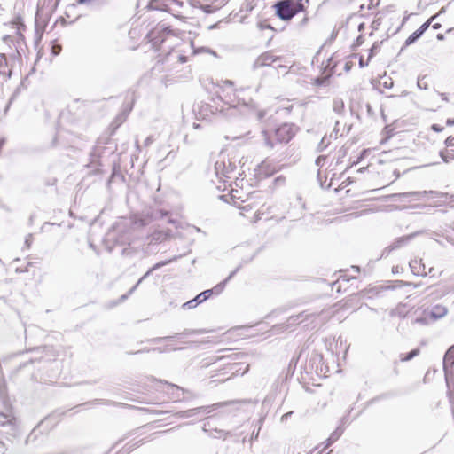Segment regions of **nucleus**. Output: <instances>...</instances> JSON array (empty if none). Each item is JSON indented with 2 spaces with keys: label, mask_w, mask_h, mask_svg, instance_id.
I'll return each instance as SVG.
<instances>
[{
  "label": "nucleus",
  "mask_w": 454,
  "mask_h": 454,
  "mask_svg": "<svg viewBox=\"0 0 454 454\" xmlns=\"http://www.w3.org/2000/svg\"><path fill=\"white\" fill-rule=\"evenodd\" d=\"M243 157L239 153L232 151L230 153H221L218 156L217 160L215 163V173L219 180V183H223V185H217L219 190L224 191L226 189V184L229 185L233 180L238 179V176H242L243 171L241 165V160Z\"/></svg>",
  "instance_id": "nucleus-1"
},
{
  "label": "nucleus",
  "mask_w": 454,
  "mask_h": 454,
  "mask_svg": "<svg viewBox=\"0 0 454 454\" xmlns=\"http://www.w3.org/2000/svg\"><path fill=\"white\" fill-rule=\"evenodd\" d=\"M297 128L292 123H283L274 130H262V145L272 151L278 145L287 144L296 134Z\"/></svg>",
  "instance_id": "nucleus-2"
},
{
  "label": "nucleus",
  "mask_w": 454,
  "mask_h": 454,
  "mask_svg": "<svg viewBox=\"0 0 454 454\" xmlns=\"http://www.w3.org/2000/svg\"><path fill=\"white\" fill-rule=\"evenodd\" d=\"M244 93V90L233 89V83L231 81L223 82L221 90L218 92L220 98L228 105V110L235 111L239 105L245 106H248L250 98L247 100L245 98H241V94Z\"/></svg>",
  "instance_id": "nucleus-3"
},
{
  "label": "nucleus",
  "mask_w": 454,
  "mask_h": 454,
  "mask_svg": "<svg viewBox=\"0 0 454 454\" xmlns=\"http://www.w3.org/2000/svg\"><path fill=\"white\" fill-rule=\"evenodd\" d=\"M447 312L448 309L446 307L436 305L433 307L430 311L424 312L423 317L416 318L415 322L422 325H428L443 317Z\"/></svg>",
  "instance_id": "nucleus-4"
},
{
  "label": "nucleus",
  "mask_w": 454,
  "mask_h": 454,
  "mask_svg": "<svg viewBox=\"0 0 454 454\" xmlns=\"http://www.w3.org/2000/svg\"><path fill=\"white\" fill-rule=\"evenodd\" d=\"M293 0H282L275 4L277 15L283 20H291L295 14L292 7Z\"/></svg>",
  "instance_id": "nucleus-5"
},
{
  "label": "nucleus",
  "mask_w": 454,
  "mask_h": 454,
  "mask_svg": "<svg viewBox=\"0 0 454 454\" xmlns=\"http://www.w3.org/2000/svg\"><path fill=\"white\" fill-rule=\"evenodd\" d=\"M454 365V345L451 346L447 352L445 353L443 358V370L445 373V380L449 391L450 392V383H451V373L450 368Z\"/></svg>",
  "instance_id": "nucleus-6"
},
{
  "label": "nucleus",
  "mask_w": 454,
  "mask_h": 454,
  "mask_svg": "<svg viewBox=\"0 0 454 454\" xmlns=\"http://www.w3.org/2000/svg\"><path fill=\"white\" fill-rule=\"evenodd\" d=\"M238 270H239V268H237L235 270H233L225 280H223L222 283L217 285L214 289H208V290H206V291L199 294L195 297L197 302L200 304V303L205 301L207 299H208L211 296L214 290H215L216 294H219L220 292H222V290L224 288L226 283L231 278H232V277L238 272Z\"/></svg>",
  "instance_id": "nucleus-7"
},
{
  "label": "nucleus",
  "mask_w": 454,
  "mask_h": 454,
  "mask_svg": "<svg viewBox=\"0 0 454 454\" xmlns=\"http://www.w3.org/2000/svg\"><path fill=\"white\" fill-rule=\"evenodd\" d=\"M280 57L273 55L270 51H266L261 54L254 62L253 68L257 69L262 67L270 66L271 64L279 61Z\"/></svg>",
  "instance_id": "nucleus-8"
},
{
  "label": "nucleus",
  "mask_w": 454,
  "mask_h": 454,
  "mask_svg": "<svg viewBox=\"0 0 454 454\" xmlns=\"http://www.w3.org/2000/svg\"><path fill=\"white\" fill-rule=\"evenodd\" d=\"M255 175L259 178H265L277 171V166L270 162V160H263L260 165L255 168Z\"/></svg>",
  "instance_id": "nucleus-9"
},
{
  "label": "nucleus",
  "mask_w": 454,
  "mask_h": 454,
  "mask_svg": "<svg viewBox=\"0 0 454 454\" xmlns=\"http://www.w3.org/2000/svg\"><path fill=\"white\" fill-rule=\"evenodd\" d=\"M434 192H430V193H433ZM429 192L423 191V192H401V193H395L392 195L393 198H398V199H409L410 201L414 200H419L423 197H425Z\"/></svg>",
  "instance_id": "nucleus-10"
},
{
  "label": "nucleus",
  "mask_w": 454,
  "mask_h": 454,
  "mask_svg": "<svg viewBox=\"0 0 454 454\" xmlns=\"http://www.w3.org/2000/svg\"><path fill=\"white\" fill-rule=\"evenodd\" d=\"M250 135L251 131L249 129H245L240 132L230 131V133L225 136V138L231 141L241 140L242 143H247L251 138Z\"/></svg>",
  "instance_id": "nucleus-11"
},
{
  "label": "nucleus",
  "mask_w": 454,
  "mask_h": 454,
  "mask_svg": "<svg viewBox=\"0 0 454 454\" xmlns=\"http://www.w3.org/2000/svg\"><path fill=\"white\" fill-rule=\"evenodd\" d=\"M410 267H411V271L415 275L427 276V274H431L434 271V268L431 267V268H429L428 272H426V266L424 263H422L421 260L420 261H418L416 259L412 260L410 262Z\"/></svg>",
  "instance_id": "nucleus-12"
},
{
  "label": "nucleus",
  "mask_w": 454,
  "mask_h": 454,
  "mask_svg": "<svg viewBox=\"0 0 454 454\" xmlns=\"http://www.w3.org/2000/svg\"><path fill=\"white\" fill-rule=\"evenodd\" d=\"M170 235L169 231H154L147 237L148 244L160 243L166 240Z\"/></svg>",
  "instance_id": "nucleus-13"
},
{
  "label": "nucleus",
  "mask_w": 454,
  "mask_h": 454,
  "mask_svg": "<svg viewBox=\"0 0 454 454\" xmlns=\"http://www.w3.org/2000/svg\"><path fill=\"white\" fill-rule=\"evenodd\" d=\"M167 262H158L156 263L153 268H151L138 281L137 283L129 290V294H124L121 297V299L122 301H124L125 299H127V297L131 294L136 289L137 287L140 285V283L145 279L153 270L166 265Z\"/></svg>",
  "instance_id": "nucleus-14"
},
{
  "label": "nucleus",
  "mask_w": 454,
  "mask_h": 454,
  "mask_svg": "<svg viewBox=\"0 0 454 454\" xmlns=\"http://www.w3.org/2000/svg\"><path fill=\"white\" fill-rule=\"evenodd\" d=\"M411 238H412V236H411V235L398 238L397 239H395L393 242V244H391L385 249L384 253H386V252L390 253L391 251H393L395 249L400 248L401 247L407 244L411 240Z\"/></svg>",
  "instance_id": "nucleus-15"
},
{
  "label": "nucleus",
  "mask_w": 454,
  "mask_h": 454,
  "mask_svg": "<svg viewBox=\"0 0 454 454\" xmlns=\"http://www.w3.org/2000/svg\"><path fill=\"white\" fill-rule=\"evenodd\" d=\"M207 410H208V412H210L213 411V408L210 406L197 407V408H193V409H190V410L182 411V412H180L179 416L181 418H189V417L195 416V415L200 413L201 411H205Z\"/></svg>",
  "instance_id": "nucleus-16"
},
{
  "label": "nucleus",
  "mask_w": 454,
  "mask_h": 454,
  "mask_svg": "<svg viewBox=\"0 0 454 454\" xmlns=\"http://www.w3.org/2000/svg\"><path fill=\"white\" fill-rule=\"evenodd\" d=\"M293 9L294 11V14L299 12H303L306 7L309 5V0H293Z\"/></svg>",
  "instance_id": "nucleus-17"
},
{
  "label": "nucleus",
  "mask_w": 454,
  "mask_h": 454,
  "mask_svg": "<svg viewBox=\"0 0 454 454\" xmlns=\"http://www.w3.org/2000/svg\"><path fill=\"white\" fill-rule=\"evenodd\" d=\"M149 223V220L147 218H141V217H135L132 221H131V224H132V231H136L139 228H142L145 225H147Z\"/></svg>",
  "instance_id": "nucleus-18"
},
{
  "label": "nucleus",
  "mask_w": 454,
  "mask_h": 454,
  "mask_svg": "<svg viewBox=\"0 0 454 454\" xmlns=\"http://www.w3.org/2000/svg\"><path fill=\"white\" fill-rule=\"evenodd\" d=\"M7 66L6 56L4 53H0V75H7V77L11 76V70H5Z\"/></svg>",
  "instance_id": "nucleus-19"
},
{
  "label": "nucleus",
  "mask_w": 454,
  "mask_h": 454,
  "mask_svg": "<svg viewBox=\"0 0 454 454\" xmlns=\"http://www.w3.org/2000/svg\"><path fill=\"white\" fill-rule=\"evenodd\" d=\"M333 108L335 113L341 114L342 111L344 110V102L342 101V99H334L333 103Z\"/></svg>",
  "instance_id": "nucleus-20"
},
{
  "label": "nucleus",
  "mask_w": 454,
  "mask_h": 454,
  "mask_svg": "<svg viewBox=\"0 0 454 454\" xmlns=\"http://www.w3.org/2000/svg\"><path fill=\"white\" fill-rule=\"evenodd\" d=\"M419 354V348H415V349L411 350L410 353H408L405 356L402 355L400 359L403 362H407V361L411 360L415 356H417Z\"/></svg>",
  "instance_id": "nucleus-21"
},
{
  "label": "nucleus",
  "mask_w": 454,
  "mask_h": 454,
  "mask_svg": "<svg viewBox=\"0 0 454 454\" xmlns=\"http://www.w3.org/2000/svg\"><path fill=\"white\" fill-rule=\"evenodd\" d=\"M421 35L417 32H413L405 41L404 47L409 46L415 43Z\"/></svg>",
  "instance_id": "nucleus-22"
},
{
  "label": "nucleus",
  "mask_w": 454,
  "mask_h": 454,
  "mask_svg": "<svg viewBox=\"0 0 454 454\" xmlns=\"http://www.w3.org/2000/svg\"><path fill=\"white\" fill-rule=\"evenodd\" d=\"M441 157L444 162L448 163L454 160V151L451 150L446 153H441Z\"/></svg>",
  "instance_id": "nucleus-23"
},
{
  "label": "nucleus",
  "mask_w": 454,
  "mask_h": 454,
  "mask_svg": "<svg viewBox=\"0 0 454 454\" xmlns=\"http://www.w3.org/2000/svg\"><path fill=\"white\" fill-rule=\"evenodd\" d=\"M255 6L254 0H247L244 4L242 5L241 11L246 12H251Z\"/></svg>",
  "instance_id": "nucleus-24"
},
{
  "label": "nucleus",
  "mask_w": 454,
  "mask_h": 454,
  "mask_svg": "<svg viewBox=\"0 0 454 454\" xmlns=\"http://www.w3.org/2000/svg\"><path fill=\"white\" fill-rule=\"evenodd\" d=\"M434 19L431 18L430 20H428L427 22H425L424 24H422L416 31L420 35H422L425 31L428 28L430 23H431V20Z\"/></svg>",
  "instance_id": "nucleus-25"
},
{
  "label": "nucleus",
  "mask_w": 454,
  "mask_h": 454,
  "mask_svg": "<svg viewBox=\"0 0 454 454\" xmlns=\"http://www.w3.org/2000/svg\"><path fill=\"white\" fill-rule=\"evenodd\" d=\"M199 303L197 302L196 299H192L187 302H185L184 305H183V308L184 309H194L195 307H197Z\"/></svg>",
  "instance_id": "nucleus-26"
},
{
  "label": "nucleus",
  "mask_w": 454,
  "mask_h": 454,
  "mask_svg": "<svg viewBox=\"0 0 454 454\" xmlns=\"http://www.w3.org/2000/svg\"><path fill=\"white\" fill-rule=\"evenodd\" d=\"M341 434V432L335 431L328 438V444L334 442Z\"/></svg>",
  "instance_id": "nucleus-27"
},
{
  "label": "nucleus",
  "mask_w": 454,
  "mask_h": 454,
  "mask_svg": "<svg viewBox=\"0 0 454 454\" xmlns=\"http://www.w3.org/2000/svg\"><path fill=\"white\" fill-rule=\"evenodd\" d=\"M329 143H330L329 139L326 137H324L318 145V150L319 151L324 150L328 145Z\"/></svg>",
  "instance_id": "nucleus-28"
},
{
  "label": "nucleus",
  "mask_w": 454,
  "mask_h": 454,
  "mask_svg": "<svg viewBox=\"0 0 454 454\" xmlns=\"http://www.w3.org/2000/svg\"><path fill=\"white\" fill-rule=\"evenodd\" d=\"M131 238L129 236H121L120 237L116 242L117 243H120V244H125V243H130L131 242Z\"/></svg>",
  "instance_id": "nucleus-29"
},
{
  "label": "nucleus",
  "mask_w": 454,
  "mask_h": 454,
  "mask_svg": "<svg viewBox=\"0 0 454 454\" xmlns=\"http://www.w3.org/2000/svg\"><path fill=\"white\" fill-rule=\"evenodd\" d=\"M122 226H124L123 222H121V223H118L116 224V226H114V230H113V231H111L108 233L109 237H111V238H112V236L114 235V232L115 231H121Z\"/></svg>",
  "instance_id": "nucleus-30"
},
{
  "label": "nucleus",
  "mask_w": 454,
  "mask_h": 454,
  "mask_svg": "<svg viewBox=\"0 0 454 454\" xmlns=\"http://www.w3.org/2000/svg\"><path fill=\"white\" fill-rule=\"evenodd\" d=\"M33 241V236L32 234H28L27 237H26V239H25V245L26 247L28 248L31 245Z\"/></svg>",
  "instance_id": "nucleus-31"
},
{
  "label": "nucleus",
  "mask_w": 454,
  "mask_h": 454,
  "mask_svg": "<svg viewBox=\"0 0 454 454\" xmlns=\"http://www.w3.org/2000/svg\"><path fill=\"white\" fill-rule=\"evenodd\" d=\"M445 145L450 147L454 146V137H447L445 140Z\"/></svg>",
  "instance_id": "nucleus-32"
},
{
  "label": "nucleus",
  "mask_w": 454,
  "mask_h": 454,
  "mask_svg": "<svg viewBox=\"0 0 454 454\" xmlns=\"http://www.w3.org/2000/svg\"><path fill=\"white\" fill-rule=\"evenodd\" d=\"M60 51H61V47L59 45H53L52 46V53L54 55L59 54Z\"/></svg>",
  "instance_id": "nucleus-33"
},
{
  "label": "nucleus",
  "mask_w": 454,
  "mask_h": 454,
  "mask_svg": "<svg viewBox=\"0 0 454 454\" xmlns=\"http://www.w3.org/2000/svg\"><path fill=\"white\" fill-rule=\"evenodd\" d=\"M275 184H283L285 183V177L283 176H278L275 180H274Z\"/></svg>",
  "instance_id": "nucleus-34"
},
{
  "label": "nucleus",
  "mask_w": 454,
  "mask_h": 454,
  "mask_svg": "<svg viewBox=\"0 0 454 454\" xmlns=\"http://www.w3.org/2000/svg\"><path fill=\"white\" fill-rule=\"evenodd\" d=\"M153 142V137L152 136H149L145 140V145L148 146Z\"/></svg>",
  "instance_id": "nucleus-35"
},
{
  "label": "nucleus",
  "mask_w": 454,
  "mask_h": 454,
  "mask_svg": "<svg viewBox=\"0 0 454 454\" xmlns=\"http://www.w3.org/2000/svg\"><path fill=\"white\" fill-rule=\"evenodd\" d=\"M292 414H293V412H292V411H289V412L285 413V414L281 417V422H284V421H286V419H288V418H290Z\"/></svg>",
  "instance_id": "nucleus-36"
},
{
  "label": "nucleus",
  "mask_w": 454,
  "mask_h": 454,
  "mask_svg": "<svg viewBox=\"0 0 454 454\" xmlns=\"http://www.w3.org/2000/svg\"><path fill=\"white\" fill-rule=\"evenodd\" d=\"M432 129H433V130H434V131H436V132H441V131H442L443 128H442V127H441V126H440V125H438V124H434V125L432 126Z\"/></svg>",
  "instance_id": "nucleus-37"
},
{
  "label": "nucleus",
  "mask_w": 454,
  "mask_h": 454,
  "mask_svg": "<svg viewBox=\"0 0 454 454\" xmlns=\"http://www.w3.org/2000/svg\"><path fill=\"white\" fill-rule=\"evenodd\" d=\"M308 21H309V18H308L307 16H305V17L301 20V21L299 23V26H300V27H304V26H306V25H307Z\"/></svg>",
  "instance_id": "nucleus-38"
},
{
  "label": "nucleus",
  "mask_w": 454,
  "mask_h": 454,
  "mask_svg": "<svg viewBox=\"0 0 454 454\" xmlns=\"http://www.w3.org/2000/svg\"><path fill=\"white\" fill-rule=\"evenodd\" d=\"M325 156H319L317 157V159L316 160V164L317 166H320L321 165V162L322 161H325Z\"/></svg>",
  "instance_id": "nucleus-39"
},
{
  "label": "nucleus",
  "mask_w": 454,
  "mask_h": 454,
  "mask_svg": "<svg viewBox=\"0 0 454 454\" xmlns=\"http://www.w3.org/2000/svg\"><path fill=\"white\" fill-rule=\"evenodd\" d=\"M202 8H203V10L206 12H213L212 6L209 5V4L204 5Z\"/></svg>",
  "instance_id": "nucleus-40"
},
{
  "label": "nucleus",
  "mask_w": 454,
  "mask_h": 454,
  "mask_svg": "<svg viewBox=\"0 0 454 454\" xmlns=\"http://www.w3.org/2000/svg\"><path fill=\"white\" fill-rule=\"evenodd\" d=\"M217 433L219 434V435L217 437H224L225 438L229 434V433L223 432V431H219Z\"/></svg>",
  "instance_id": "nucleus-41"
},
{
  "label": "nucleus",
  "mask_w": 454,
  "mask_h": 454,
  "mask_svg": "<svg viewBox=\"0 0 454 454\" xmlns=\"http://www.w3.org/2000/svg\"><path fill=\"white\" fill-rule=\"evenodd\" d=\"M258 27L261 28V29H264V28H271V27L270 25H263L262 23H259L258 24Z\"/></svg>",
  "instance_id": "nucleus-42"
},
{
  "label": "nucleus",
  "mask_w": 454,
  "mask_h": 454,
  "mask_svg": "<svg viewBox=\"0 0 454 454\" xmlns=\"http://www.w3.org/2000/svg\"><path fill=\"white\" fill-rule=\"evenodd\" d=\"M91 0H78V3L81 4H90Z\"/></svg>",
  "instance_id": "nucleus-43"
},
{
  "label": "nucleus",
  "mask_w": 454,
  "mask_h": 454,
  "mask_svg": "<svg viewBox=\"0 0 454 454\" xmlns=\"http://www.w3.org/2000/svg\"><path fill=\"white\" fill-rule=\"evenodd\" d=\"M393 86V82L390 80L389 82H387V81L384 82V87L386 88H391Z\"/></svg>",
  "instance_id": "nucleus-44"
},
{
  "label": "nucleus",
  "mask_w": 454,
  "mask_h": 454,
  "mask_svg": "<svg viewBox=\"0 0 454 454\" xmlns=\"http://www.w3.org/2000/svg\"><path fill=\"white\" fill-rule=\"evenodd\" d=\"M446 124L448 126H452L454 125V119H448L447 121H446Z\"/></svg>",
  "instance_id": "nucleus-45"
},
{
  "label": "nucleus",
  "mask_w": 454,
  "mask_h": 454,
  "mask_svg": "<svg viewBox=\"0 0 454 454\" xmlns=\"http://www.w3.org/2000/svg\"><path fill=\"white\" fill-rule=\"evenodd\" d=\"M440 96H441V98H442V100H445V101H447V100H448L447 96H446V94H445V93H440Z\"/></svg>",
  "instance_id": "nucleus-46"
},
{
  "label": "nucleus",
  "mask_w": 454,
  "mask_h": 454,
  "mask_svg": "<svg viewBox=\"0 0 454 454\" xmlns=\"http://www.w3.org/2000/svg\"><path fill=\"white\" fill-rule=\"evenodd\" d=\"M257 117H258L259 120L262 119L264 117V113L263 112H259Z\"/></svg>",
  "instance_id": "nucleus-47"
},
{
  "label": "nucleus",
  "mask_w": 454,
  "mask_h": 454,
  "mask_svg": "<svg viewBox=\"0 0 454 454\" xmlns=\"http://www.w3.org/2000/svg\"><path fill=\"white\" fill-rule=\"evenodd\" d=\"M160 28L161 30H163V31H166L167 33H170V32H171V30L169 29V27H160Z\"/></svg>",
  "instance_id": "nucleus-48"
},
{
  "label": "nucleus",
  "mask_w": 454,
  "mask_h": 454,
  "mask_svg": "<svg viewBox=\"0 0 454 454\" xmlns=\"http://www.w3.org/2000/svg\"><path fill=\"white\" fill-rule=\"evenodd\" d=\"M5 144V139L4 138H0V148H2V146Z\"/></svg>",
  "instance_id": "nucleus-49"
},
{
  "label": "nucleus",
  "mask_w": 454,
  "mask_h": 454,
  "mask_svg": "<svg viewBox=\"0 0 454 454\" xmlns=\"http://www.w3.org/2000/svg\"><path fill=\"white\" fill-rule=\"evenodd\" d=\"M193 128H194V129H199V128H200V124H199V123H193Z\"/></svg>",
  "instance_id": "nucleus-50"
},
{
  "label": "nucleus",
  "mask_w": 454,
  "mask_h": 454,
  "mask_svg": "<svg viewBox=\"0 0 454 454\" xmlns=\"http://www.w3.org/2000/svg\"><path fill=\"white\" fill-rule=\"evenodd\" d=\"M418 87H419V88H423V84H421V82H420L419 81L418 82ZM426 88H427V87H426V86H424V89H426Z\"/></svg>",
  "instance_id": "nucleus-51"
},
{
  "label": "nucleus",
  "mask_w": 454,
  "mask_h": 454,
  "mask_svg": "<svg viewBox=\"0 0 454 454\" xmlns=\"http://www.w3.org/2000/svg\"><path fill=\"white\" fill-rule=\"evenodd\" d=\"M278 67H281V68L283 67V68H285V69H286V68H287V66H286V65H285V66L278 65Z\"/></svg>",
  "instance_id": "nucleus-52"
},
{
  "label": "nucleus",
  "mask_w": 454,
  "mask_h": 454,
  "mask_svg": "<svg viewBox=\"0 0 454 454\" xmlns=\"http://www.w3.org/2000/svg\"><path fill=\"white\" fill-rule=\"evenodd\" d=\"M438 27V25H434V28L436 29Z\"/></svg>",
  "instance_id": "nucleus-53"
},
{
  "label": "nucleus",
  "mask_w": 454,
  "mask_h": 454,
  "mask_svg": "<svg viewBox=\"0 0 454 454\" xmlns=\"http://www.w3.org/2000/svg\"><path fill=\"white\" fill-rule=\"evenodd\" d=\"M136 145H137V147L138 148L139 147L138 141H136Z\"/></svg>",
  "instance_id": "nucleus-54"
},
{
  "label": "nucleus",
  "mask_w": 454,
  "mask_h": 454,
  "mask_svg": "<svg viewBox=\"0 0 454 454\" xmlns=\"http://www.w3.org/2000/svg\"><path fill=\"white\" fill-rule=\"evenodd\" d=\"M206 427H207V424H204V430H205V431H207Z\"/></svg>",
  "instance_id": "nucleus-55"
}]
</instances>
